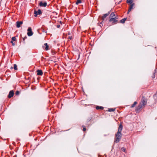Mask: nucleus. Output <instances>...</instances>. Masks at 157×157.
Here are the masks:
<instances>
[{"label": "nucleus", "instance_id": "nucleus-8", "mask_svg": "<svg viewBox=\"0 0 157 157\" xmlns=\"http://www.w3.org/2000/svg\"><path fill=\"white\" fill-rule=\"evenodd\" d=\"M109 14H110V12H108V13H106L104 14L103 15V16L102 17H101V19L103 21L105 19V18L107 17V16H108L109 15Z\"/></svg>", "mask_w": 157, "mask_h": 157}, {"label": "nucleus", "instance_id": "nucleus-3", "mask_svg": "<svg viewBox=\"0 0 157 157\" xmlns=\"http://www.w3.org/2000/svg\"><path fill=\"white\" fill-rule=\"evenodd\" d=\"M27 31V35L29 36H32L33 35V33L32 31V29L31 27H29Z\"/></svg>", "mask_w": 157, "mask_h": 157}, {"label": "nucleus", "instance_id": "nucleus-23", "mask_svg": "<svg viewBox=\"0 0 157 157\" xmlns=\"http://www.w3.org/2000/svg\"><path fill=\"white\" fill-rule=\"evenodd\" d=\"M15 94L16 95H18L19 94V92L18 91H17L16 92Z\"/></svg>", "mask_w": 157, "mask_h": 157}, {"label": "nucleus", "instance_id": "nucleus-30", "mask_svg": "<svg viewBox=\"0 0 157 157\" xmlns=\"http://www.w3.org/2000/svg\"><path fill=\"white\" fill-rule=\"evenodd\" d=\"M60 27V25H57V27L58 28H59Z\"/></svg>", "mask_w": 157, "mask_h": 157}, {"label": "nucleus", "instance_id": "nucleus-20", "mask_svg": "<svg viewBox=\"0 0 157 157\" xmlns=\"http://www.w3.org/2000/svg\"><path fill=\"white\" fill-rule=\"evenodd\" d=\"M13 68L14 70H17V66L16 64H14L13 66Z\"/></svg>", "mask_w": 157, "mask_h": 157}, {"label": "nucleus", "instance_id": "nucleus-9", "mask_svg": "<svg viewBox=\"0 0 157 157\" xmlns=\"http://www.w3.org/2000/svg\"><path fill=\"white\" fill-rule=\"evenodd\" d=\"M23 23V22L21 21H17L16 22V26L17 28H19L21 26V25Z\"/></svg>", "mask_w": 157, "mask_h": 157}, {"label": "nucleus", "instance_id": "nucleus-5", "mask_svg": "<svg viewBox=\"0 0 157 157\" xmlns=\"http://www.w3.org/2000/svg\"><path fill=\"white\" fill-rule=\"evenodd\" d=\"M117 18L115 17V18H110L109 19V21L112 22V23L115 24L117 21Z\"/></svg>", "mask_w": 157, "mask_h": 157}, {"label": "nucleus", "instance_id": "nucleus-11", "mask_svg": "<svg viewBox=\"0 0 157 157\" xmlns=\"http://www.w3.org/2000/svg\"><path fill=\"white\" fill-rule=\"evenodd\" d=\"M134 5V4L132 3L130 5L129 8L128 10L127 13H128L131 10L133 9V6Z\"/></svg>", "mask_w": 157, "mask_h": 157}, {"label": "nucleus", "instance_id": "nucleus-28", "mask_svg": "<svg viewBox=\"0 0 157 157\" xmlns=\"http://www.w3.org/2000/svg\"><path fill=\"white\" fill-rule=\"evenodd\" d=\"M155 77V75H152V78H154Z\"/></svg>", "mask_w": 157, "mask_h": 157}, {"label": "nucleus", "instance_id": "nucleus-26", "mask_svg": "<svg viewBox=\"0 0 157 157\" xmlns=\"http://www.w3.org/2000/svg\"><path fill=\"white\" fill-rule=\"evenodd\" d=\"M27 38V37L25 36V37L24 38H23V40H25V39Z\"/></svg>", "mask_w": 157, "mask_h": 157}, {"label": "nucleus", "instance_id": "nucleus-19", "mask_svg": "<svg viewBox=\"0 0 157 157\" xmlns=\"http://www.w3.org/2000/svg\"><path fill=\"white\" fill-rule=\"evenodd\" d=\"M81 3V0H77L76 3V4L77 5H78V4L80 3Z\"/></svg>", "mask_w": 157, "mask_h": 157}, {"label": "nucleus", "instance_id": "nucleus-13", "mask_svg": "<svg viewBox=\"0 0 157 157\" xmlns=\"http://www.w3.org/2000/svg\"><path fill=\"white\" fill-rule=\"evenodd\" d=\"M96 109H100L102 110L104 108H103V107L102 106H97L96 107Z\"/></svg>", "mask_w": 157, "mask_h": 157}, {"label": "nucleus", "instance_id": "nucleus-33", "mask_svg": "<svg viewBox=\"0 0 157 157\" xmlns=\"http://www.w3.org/2000/svg\"><path fill=\"white\" fill-rule=\"evenodd\" d=\"M13 68V67H10V69H12Z\"/></svg>", "mask_w": 157, "mask_h": 157}, {"label": "nucleus", "instance_id": "nucleus-6", "mask_svg": "<svg viewBox=\"0 0 157 157\" xmlns=\"http://www.w3.org/2000/svg\"><path fill=\"white\" fill-rule=\"evenodd\" d=\"M39 5L40 6L45 7L47 6V3L46 2L43 3L42 2H40L39 3Z\"/></svg>", "mask_w": 157, "mask_h": 157}, {"label": "nucleus", "instance_id": "nucleus-15", "mask_svg": "<svg viewBox=\"0 0 157 157\" xmlns=\"http://www.w3.org/2000/svg\"><path fill=\"white\" fill-rule=\"evenodd\" d=\"M126 18H124L122 20H121L120 21L121 23H124L125 22V21L126 20Z\"/></svg>", "mask_w": 157, "mask_h": 157}, {"label": "nucleus", "instance_id": "nucleus-7", "mask_svg": "<svg viewBox=\"0 0 157 157\" xmlns=\"http://www.w3.org/2000/svg\"><path fill=\"white\" fill-rule=\"evenodd\" d=\"M14 94V92L13 90H11L9 92V95H8V97L9 98H10L11 97H13V95Z\"/></svg>", "mask_w": 157, "mask_h": 157}, {"label": "nucleus", "instance_id": "nucleus-4", "mask_svg": "<svg viewBox=\"0 0 157 157\" xmlns=\"http://www.w3.org/2000/svg\"><path fill=\"white\" fill-rule=\"evenodd\" d=\"M42 13L41 10L40 9H38L37 11L35 10L34 11V14L35 17H36L37 15H40Z\"/></svg>", "mask_w": 157, "mask_h": 157}, {"label": "nucleus", "instance_id": "nucleus-1", "mask_svg": "<svg viewBox=\"0 0 157 157\" xmlns=\"http://www.w3.org/2000/svg\"><path fill=\"white\" fill-rule=\"evenodd\" d=\"M123 128V126L121 124H120L118 128V130L117 133L115 134V141L116 143L120 141L121 138V131Z\"/></svg>", "mask_w": 157, "mask_h": 157}, {"label": "nucleus", "instance_id": "nucleus-17", "mask_svg": "<svg viewBox=\"0 0 157 157\" xmlns=\"http://www.w3.org/2000/svg\"><path fill=\"white\" fill-rule=\"evenodd\" d=\"M127 2L130 4H132V0H127Z\"/></svg>", "mask_w": 157, "mask_h": 157}, {"label": "nucleus", "instance_id": "nucleus-2", "mask_svg": "<svg viewBox=\"0 0 157 157\" xmlns=\"http://www.w3.org/2000/svg\"><path fill=\"white\" fill-rule=\"evenodd\" d=\"M147 101V99L145 97H143L138 105L136 108V111H139L140 109L144 108L145 106L146 105Z\"/></svg>", "mask_w": 157, "mask_h": 157}, {"label": "nucleus", "instance_id": "nucleus-24", "mask_svg": "<svg viewBox=\"0 0 157 157\" xmlns=\"http://www.w3.org/2000/svg\"><path fill=\"white\" fill-rule=\"evenodd\" d=\"M156 72V69H155L154 72L153 73V75H155V73Z\"/></svg>", "mask_w": 157, "mask_h": 157}, {"label": "nucleus", "instance_id": "nucleus-12", "mask_svg": "<svg viewBox=\"0 0 157 157\" xmlns=\"http://www.w3.org/2000/svg\"><path fill=\"white\" fill-rule=\"evenodd\" d=\"M116 17H117L115 16V13L113 12L111 13L110 15V19L111 18H115Z\"/></svg>", "mask_w": 157, "mask_h": 157}, {"label": "nucleus", "instance_id": "nucleus-32", "mask_svg": "<svg viewBox=\"0 0 157 157\" xmlns=\"http://www.w3.org/2000/svg\"><path fill=\"white\" fill-rule=\"evenodd\" d=\"M68 34V35H71V33L70 32H69Z\"/></svg>", "mask_w": 157, "mask_h": 157}, {"label": "nucleus", "instance_id": "nucleus-22", "mask_svg": "<svg viewBox=\"0 0 157 157\" xmlns=\"http://www.w3.org/2000/svg\"><path fill=\"white\" fill-rule=\"evenodd\" d=\"M121 150L122 151H123L124 152H125V151L126 149L125 148L123 147L121 148Z\"/></svg>", "mask_w": 157, "mask_h": 157}, {"label": "nucleus", "instance_id": "nucleus-21", "mask_svg": "<svg viewBox=\"0 0 157 157\" xmlns=\"http://www.w3.org/2000/svg\"><path fill=\"white\" fill-rule=\"evenodd\" d=\"M11 39L12 40L15 41L16 40V38L15 37H12Z\"/></svg>", "mask_w": 157, "mask_h": 157}, {"label": "nucleus", "instance_id": "nucleus-29", "mask_svg": "<svg viewBox=\"0 0 157 157\" xmlns=\"http://www.w3.org/2000/svg\"><path fill=\"white\" fill-rule=\"evenodd\" d=\"M83 131H86V128L85 127L83 128Z\"/></svg>", "mask_w": 157, "mask_h": 157}, {"label": "nucleus", "instance_id": "nucleus-25", "mask_svg": "<svg viewBox=\"0 0 157 157\" xmlns=\"http://www.w3.org/2000/svg\"><path fill=\"white\" fill-rule=\"evenodd\" d=\"M10 42H11V43H12V44L13 45H15V44L13 43V41H11Z\"/></svg>", "mask_w": 157, "mask_h": 157}, {"label": "nucleus", "instance_id": "nucleus-18", "mask_svg": "<svg viewBox=\"0 0 157 157\" xmlns=\"http://www.w3.org/2000/svg\"><path fill=\"white\" fill-rule=\"evenodd\" d=\"M115 110V109H114L113 108H110L109 109L108 111L109 112H113Z\"/></svg>", "mask_w": 157, "mask_h": 157}, {"label": "nucleus", "instance_id": "nucleus-31", "mask_svg": "<svg viewBox=\"0 0 157 157\" xmlns=\"http://www.w3.org/2000/svg\"><path fill=\"white\" fill-rule=\"evenodd\" d=\"M59 23L61 25L62 24V23H63L61 21H60Z\"/></svg>", "mask_w": 157, "mask_h": 157}, {"label": "nucleus", "instance_id": "nucleus-27", "mask_svg": "<svg viewBox=\"0 0 157 157\" xmlns=\"http://www.w3.org/2000/svg\"><path fill=\"white\" fill-rule=\"evenodd\" d=\"M72 36H69L68 37V38L70 40H71L72 39Z\"/></svg>", "mask_w": 157, "mask_h": 157}, {"label": "nucleus", "instance_id": "nucleus-14", "mask_svg": "<svg viewBox=\"0 0 157 157\" xmlns=\"http://www.w3.org/2000/svg\"><path fill=\"white\" fill-rule=\"evenodd\" d=\"M44 45L45 46V49L46 50H48V49L49 46L47 43H45Z\"/></svg>", "mask_w": 157, "mask_h": 157}, {"label": "nucleus", "instance_id": "nucleus-16", "mask_svg": "<svg viewBox=\"0 0 157 157\" xmlns=\"http://www.w3.org/2000/svg\"><path fill=\"white\" fill-rule=\"evenodd\" d=\"M137 104V102L136 101H135L133 104L132 105L131 107L133 108L134 107L135 105Z\"/></svg>", "mask_w": 157, "mask_h": 157}, {"label": "nucleus", "instance_id": "nucleus-10", "mask_svg": "<svg viewBox=\"0 0 157 157\" xmlns=\"http://www.w3.org/2000/svg\"><path fill=\"white\" fill-rule=\"evenodd\" d=\"M36 72H37V75L42 76L43 75V73L42 70H37Z\"/></svg>", "mask_w": 157, "mask_h": 157}]
</instances>
